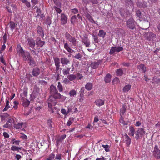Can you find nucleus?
<instances>
[{
	"instance_id": "obj_54",
	"label": "nucleus",
	"mask_w": 160,
	"mask_h": 160,
	"mask_svg": "<svg viewBox=\"0 0 160 160\" xmlns=\"http://www.w3.org/2000/svg\"><path fill=\"white\" fill-rule=\"evenodd\" d=\"M62 141L60 138H59L57 139L56 145L57 147Z\"/></svg>"
},
{
	"instance_id": "obj_10",
	"label": "nucleus",
	"mask_w": 160,
	"mask_h": 160,
	"mask_svg": "<svg viewBox=\"0 0 160 160\" xmlns=\"http://www.w3.org/2000/svg\"><path fill=\"white\" fill-rule=\"evenodd\" d=\"M17 51L18 54L19 56H21L23 57V55H24V54L26 52L23 50L22 48L21 47V46L18 45L17 46Z\"/></svg>"
},
{
	"instance_id": "obj_4",
	"label": "nucleus",
	"mask_w": 160,
	"mask_h": 160,
	"mask_svg": "<svg viewBox=\"0 0 160 160\" xmlns=\"http://www.w3.org/2000/svg\"><path fill=\"white\" fill-rule=\"evenodd\" d=\"M145 133V131L143 128H139L137 132L135 138L137 140L141 138L144 135Z\"/></svg>"
},
{
	"instance_id": "obj_42",
	"label": "nucleus",
	"mask_w": 160,
	"mask_h": 160,
	"mask_svg": "<svg viewBox=\"0 0 160 160\" xmlns=\"http://www.w3.org/2000/svg\"><path fill=\"white\" fill-rule=\"evenodd\" d=\"M57 87L59 92H61L63 91L62 86L60 82H58Z\"/></svg>"
},
{
	"instance_id": "obj_33",
	"label": "nucleus",
	"mask_w": 160,
	"mask_h": 160,
	"mask_svg": "<svg viewBox=\"0 0 160 160\" xmlns=\"http://www.w3.org/2000/svg\"><path fill=\"white\" fill-rule=\"evenodd\" d=\"M92 87V84L91 82H88L85 85V88L88 90H91Z\"/></svg>"
},
{
	"instance_id": "obj_60",
	"label": "nucleus",
	"mask_w": 160,
	"mask_h": 160,
	"mask_svg": "<svg viewBox=\"0 0 160 160\" xmlns=\"http://www.w3.org/2000/svg\"><path fill=\"white\" fill-rule=\"evenodd\" d=\"M36 12L37 14L36 16H38L41 13V11L40 9L37 8Z\"/></svg>"
},
{
	"instance_id": "obj_24",
	"label": "nucleus",
	"mask_w": 160,
	"mask_h": 160,
	"mask_svg": "<svg viewBox=\"0 0 160 160\" xmlns=\"http://www.w3.org/2000/svg\"><path fill=\"white\" fill-rule=\"evenodd\" d=\"M38 94V92H33L31 94L30 97V99L31 101H33L37 97V95Z\"/></svg>"
},
{
	"instance_id": "obj_34",
	"label": "nucleus",
	"mask_w": 160,
	"mask_h": 160,
	"mask_svg": "<svg viewBox=\"0 0 160 160\" xmlns=\"http://www.w3.org/2000/svg\"><path fill=\"white\" fill-rule=\"evenodd\" d=\"M111 81V76L110 74H107L105 78V81L106 82H109Z\"/></svg>"
},
{
	"instance_id": "obj_30",
	"label": "nucleus",
	"mask_w": 160,
	"mask_h": 160,
	"mask_svg": "<svg viewBox=\"0 0 160 160\" xmlns=\"http://www.w3.org/2000/svg\"><path fill=\"white\" fill-rule=\"evenodd\" d=\"M86 17L91 22L96 23L93 20V18L90 14L87 13L86 14Z\"/></svg>"
},
{
	"instance_id": "obj_35",
	"label": "nucleus",
	"mask_w": 160,
	"mask_h": 160,
	"mask_svg": "<svg viewBox=\"0 0 160 160\" xmlns=\"http://www.w3.org/2000/svg\"><path fill=\"white\" fill-rule=\"evenodd\" d=\"M11 148V150L12 151H18L19 150H21L22 148L12 145V146Z\"/></svg>"
},
{
	"instance_id": "obj_9",
	"label": "nucleus",
	"mask_w": 160,
	"mask_h": 160,
	"mask_svg": "<svg viewBox=\"0 0 160 160\" xmlns=\"http://www.w3.org/2000/svg\"><path fill=\"white\" fill-rule=\"evenodd\" d=\"M123 137L126 145L127 146H128L131 143V140L130 138L127 134L124 135Z\"/></svg>"
},
{
	"instance_id": "obj_41",
	"label": "nucleus",
	"mask_w": 160,
	"mask_h": 160,
	"mask_svg": "<svg viewBox=\"0 0 160 160\" xmlns=\"http://www.w3.org/2000/svg\"><path fill=\"white\" fill-rule=\"evenodd\" d=\"M9 26L11 29L13 30L15 28V24L14 22L11 21L9 23Z\"/></svg>"
},
{
	"instance_id": "obj_5",
	"label": "nucleus",
	"mask_w": 160,
	"mask_h": 160,
	"mask_svg": "<svg viewBox=\"0 0 160 160\" xmlns=\"http://www.w3.org/2000/svg\"><path fill=\"white\" fill-rule=\"evenodd\" d=\"M153 154L154 156L156 159L160 158V150L158 149L157 145H155L154 148Z\"/></svg>"
},
{
	"instance_id": "obj_44",
	"label": "nucleus",
	"mask_w": 160,
	"mask_h": 160,
	"mask_svg": "<svg viewBox=\"0 0 160 160\" xmlns=\"http://www.w3.org/2000/svg\"><path fill=\"white\" fill-rule=\"evenodd\" d=\"M13 103L14 104V105L12 109L13 108L15 110L17 109L18 108V106L19 104L18 102L15 101L13 102Z\"/></svg>"
},
{
	"instance_id": "obj_19",
	"label": "nucleus",
	"mask_w": 160,
	"mask_h": 160,
	"mask_svg": "<svg viewBox=\"0 0 160 160\" xmlns=\"http://www.w3.org/2000/svg\"><path fill=\"white\" fill-rule=\"evenodd\" d=\"M135 130L132 126H130L129 128L128 134L130 136H133L134 134Z\"/></svg>"
},
{
	"instance_id": "obj_14",
	"label": "nucleus",
	"mask_w": 160,
	"mask_h": 160,
	"mask_svg": "<svg viewBox=\"0 0 160 160\" xmlns=\"http://www.w3.org/2000/svg\"><path fill=\"white\" fill-rule=\"evenodd\" d=\"M82 42L86 47H89L90 44V41L87 38H85L82 39Z\"/></svg>"
},
{
	"instance_id": "obj_21",
	"label": "nucleus",
	"mask_w": 160,
	"mask_h": 160,
	"mask_svg": "<svg viewBox=\"0 0 160 160\" xmlns=\"http://www.w3.org/2000/svg\"><path fill=\"white\" fill-rule=\"evenodd\" d=\"M137 68L140 70L145 72L146 71V68L143 64H141L137 67Z\"/></svg>"
},
{
	"instance_id": "obj_2",
	"label": "nucleus",
	"mask_w": 160,
	"mask_h": 160,
	"mask_svg": "<svg viewBox=\"0 0 160 160\" xmlns=\"http://www.w3.org/2000/svg\"><path fill=\"white\" fill-rule=\"evenodd\" d=\"M13 0H3V3H6L7 5H8V6H6V8L7 9L8 12L10 13L12 12L14 9L16 8V6L14 4L9 5L10 3H11V2L13 1Z\"/></svg>"
},
{
	"instance_id": "obj_48",
	"label": "nucleus",
	"mask_w": 160,
	"mask_h": 160,
	"mask_svg": "<svg viewBox=\"0 0 160 160\" xmlns=\"http://www.w3.org/2000/svg\"><path fill=\"white\" fill-rule=\"evenodd\" d=\"M82 56L81 54L78 53V54H76L74 56V57L80 60L81 59V58L82 57Z\"/></svg>"
},
{
	"instance_id": "obj_56",
	"label": "nucleus",
	"mask_w": 160,
	"mask_h": 160,
	"mask_svg": "<svg viewBox=\"0 0 160 160\" xmlns=\"http://www.w3.org/2000/svg\"><path fill=\"white\" fill-rule=\"evenodd\" d=\"M55 159L57 160H61L62 159L61 155L59 154H57L55 157Z\"/></svg>"
},
{
	"instance_id": "obj_13",
	"label": "nucleus",
	"mask_w": 160,
	"mask_h": 160,
	"mask_svg": "<svg viewBox=\"0 0 160 160\" xmlns=\"http://www.w3.org/2000/svg\"><path fill=\"white\" fill-rule=\"evenodd\" d=\"M105 101L104 99H97L95 102V104L99 107H100L104 104Z\"/></svg>"
},
{
	"instance_id": "obj_12",
	"label": "nucleus",
	"mask_w": 160,
	"mask_h": 160,
	"mask_svg": "<svg viewBox=\"0 0 160 160\" xmlns=\"http://www.w3.org/2000/svg\"><path fill=\"white\" fill-rule=\"evenodd\" d=\"M28 44L30 47L33 48L35 45V43L34 39L31 38L28 39Z\"/></svg>"
},
{
	"instance_id": "obj_43",
	"label": "nucleus",
	"mask_w": 160,
	"mask_h": 160,
	"mask_svg": "<svg viewBox=\"0 0 160 160\" xmlns=\"http://www.w3.org/2000/svg\"><path fill=\"white\" fill-rule=\"evenodd\" d=\"M22 2L25 4L27 7H30L31 6V4L30 2L26 0H22Z\"/></svg>"
},
{
	"instance_id": "obj_64",
	"label": "nucleus",
	"mask_w": 160,
	"mask_h": 160,
	"mask_svg": "<svg viewBox=\"0 0 160 160\" xmlns=\"http://www.w3.org/2000/svg\"><path fill=\"white\" fill-rule=\"evenodd\" d=\"M141 124V123L139 121H137L135 124V125L136 127H139Z\"/></svg>"
},
{
	"instance_id": "obj_26",
	"label": "nucleus",
	"mask_w": 160,
	"mask_h": 160,
	"mask_svg": "<svg viewBox=\"0 0 160 160\" xmlns=\"http://www.w3.org/2000/svg\"><path fill=\"white\" fill-rule=\"evenodd\" d=\"M37 30L38 33L40 35H41L42 37H43V32L42 28L39 26H38L37 27Z\"/></svg>"
},
{
	"instance_id": "obj_61",
	"label": "nucleus",
	"mask_w": 160,
	"mask_h": 160,
	"mask_svg": "<svg viewBox=\"0 0 160 160\" xmlns=\"http://www.w3.org/2000/svg\"><path fill=\"white\" fill-rule=\"evenodd\" d=\"M47 123H48V125L49 127H50V128H52V124H51V123H52L51 120L50 119L48 120L47 121Z\"/></svg>"
},
{
	"instance_id": "obj_18",
	"label": "nucleus",
	"mask_w": 160,
	"mask_h": 160,
	"mask_svg": "<svg viewBox=\"0 0 160 160\" xmlns=\"http://www.w3.org/2000/svg\"><path fill=\"white\" fill-rule=\"evenodd\" d=\"M61 62L62 64L66 65L69 63L70 61L67 58L64 57L61 58Z\"/></svg>"
},
{
	"instance_id": "obj_29",
	"label": "nucleus",
	"mask_w": 160,
	"mask_h": 160,
	"mask_svg": "<svg viewBox=\"0 0 160 160\" xmlns=\"http://www.w3.org/2000/svg\"><path fill=\"white\" fill-rule=\"evenodd\" d=\"M22 125L23 123L22 122H18L17 124H15L14 127L16 129H20L22 128Z\"/></svg>"
},
{
	"instance_id": "obj_53",
	"label": "nucleus",
	"mask_w": 160,
	"mask_h": 160,
	"mask_svg": "<svg viewBox=\"0 0 160 160\" xmlns=\"http://www.w3.org/2000/svg\"><path fill=\"white\" fill-rule=\"evenodd\" d=\"M61 112L65 116L68 115V113L67 112V111L64 109H62L61 110Z\"/></svg>"
},
{
	"instance_id": "obj_25",
	"label": "nucleus",
	"mask_w": 160,
	"mask_h": 160,
	"mask_svg": "<svg viewBox=\"0 0 160 160\" xmlns=\"http://www.w3.org/2000/svg\"><path fill=\"white\" fill-rule=\"evenodd\" d=\"M99 64V62L98 61L95 62L91 63V66L92 68L95 69L98 68Z\"/></svg>"
},
{
	"instance_id": "obj_49",
	"label": "nucleus",
	"mask_w": 160,
	"mask_h": 160,
	"mask_svg": "<svg viewBox=\"0 0 160 160\" xmlns=\"http://www.w3.org/2000/svg\"><path fill=\"white\" fill-rule=\"evenodd\" d=\"M12 125L11 123H9L8 122H7L3 126V127L10 128H11Z\"/></svg>"
},
{
	"instance_id": "obj_58",
	"label": "nucleus",
	"mask_w": 160,
	"mask_h": 160,
	"mask_svg": "<svg viewBox=\"0 0 160 160\" xmlns=\"http://www.w3.org/2000/svg\"><path fill=\"white\" fill-rule=\"evenodd\" d=\"M3 135L5 138H8L9 137V135L6 132H3Z\"/></svg>"
},
{
	"instance_id": "obj_28",
	"label": "nucleus",
	"mask_w": 160,
	"mask_h": 160,
	"mask_svg": "<svg viewBox=\"0 0 160 160\" xmlns=\"http://www.w3.org/2000/svg\"><path fill=\"white\" fill-rule=\"evenodd\" d=\"M64 48L68 52H71L72 50L69 47L68 44L67 43H64Z\"/></svg>"
},
{
	"instance_id": "obj_40",
	"label": "nucleus",
	"mask_w": 160,
	"mask_h": 160,
	"mask_svg": "<svg viewBox=\"0 0 160 160\" xmlns=\"http://www.w3.org/2000/svg\"><path fill=\"white\" fill-rule=\"evenodd\" d=\"M68 78L70 81H73L75 79L76 76L73 74H71L68 76Z\"/></svg>"
},
{
	"instance_id": "obj_57",
	"label": "nucleus",
	"mask_w": 160,
	"mask_h": 160,
	"mask_svg": "<svg viewBox=\"0 0 160 160\" xmlns=\"http://www.w3.org/2000/svg\"><path fill=\"white\" fill-rule=\"evenodd\" d=\"M136 14L138 17H139V18H141V13L140 11H137L136 12Z\"/></svg>"
},
{
	"instance_id": "obj_22",
	"label": "nucleus",
	"mask_w": 160,
	"mask_h": 160,
	"mask_svg": "<svg viewBox=\"0 0 160 160\" xmlns=\"http://www.w3.org/2000/svg\"><path fill=\"white\" fill-rule=\"evenodd\" d=\"M40 73V69L38 68H35L33 69L32 71L33 75L34 76H38Z\"/></svg>"
},
{
	"instance_id": "obj_63",
	"label": "nucleus",
	"mask_w": 160,
	"mask_h": 160,
	"mask_svg": "<svg viewBox=\"0 0 160 160\" xmlns=\"http://www.w3.org/2000/svg\"><path fill=\"white\" fill-rule=\"evenodd\" d=\"M72 12L73 14H76L78 12V10L76 8H75L72 9Z\"/></svg>"
},
{
	"instance_id": "obj_32",
	"label": "nucleus",
	"mask_w": 160,
	"mask_h": 160,
	"mask_svg": "<svg viewBox=\"0 0 160 160\" xmlns=\"http://www.w3.org/2000/svg\"><path fill=\"white\" fill-rule=\"evenodd\" d=\"M106 34V32L103 30H100L99 31L98 36L102 38H104Z\"/></svg>"
},
{
	"instance_id": "obj_59",
	"label": "nucleus",
	"mask_w": 160,
	"mask_h": 160,
	"mask_svg": "<svg viewBox=\"0 0 160 160\" xmlns=\"http://www.w3.org/2000/svg\"><path fill=\"white\" fill-rule=\"evenodd\" d=\"M31 2L32 5L33 4V7L35 5L37 4L38 2V0H31Z\"/></svg>"
},
{
	"instance_id": "obj_20",
	"label": "nucleus",
	"mask_w": 160,
	"mask_h": 160,
	"mask_svg": "<svg viewBox=\"0 0 160 160\" xmlns=\"http://www.w3.org/2000/svg\"><path fill=\"white\" fill-rule=\"evenodd\" d=\"M24 54V55H23L22 57L24 60L26 61L27 60H29L31 59V57L29 52H26Z\"/></svg>"
},
{
	"instance_id": "obj_7",
	"label": "nucleus",
	"mask_w": 160,
	"mask_h": 160,
	"mask_svg": "<svg viewBox=\"0 0 160 160\" xmlns=\"http://www.w3.org/2000/svg\"><path fill=\"white\" fill-rule=\"evenodd\" d=\"M135 22L132 18H130L127 21V25L129 28L133 29L135 28Z\"/></svg>"
},
{
	"instance_id": "obj_47",
	"label": "nucleus",
	"mask_w": 160,
	"mask_h": 160,
	"mask_svg": "<svg viewBox=\"0 0 160 160\" xmlns=\"http://www.w3.org/2000/svg\"><path fill=\"white\" fill-rule=\"evenodd\" d=\"M92 36L93 37L94 41L95 43H98V37L97 36L92 34Z\"/></svg>"
},
{
	"instance_id": "obj_55",
	"label": "nucleus",
	"mask_w": 160,
	"mask_h": 160,
	"mask_svg": "<svg viewBox=\"0 0 160 160\" xmlns=\"http://www.w3.org/2000/svg\"><path fill=\"white\" fill-rule=\"evenodd\" d=\"M120 122L121 124H122V125H127L128 124V121H126V122L124 121L122 118H121L120 119Z\"/></svg>"
},
{
	"instance_id": "obj_38",
	"label": "nucleus",
	"mask_w": 160,
	"mask_h": 160,
	"mask_svg": "<svg viewBox=\"0 0 160 160\" xmlns=\"http://www.w3.org/2000/svg\"><path fill=\"white\" fill-rule=\"evenodd\" d=\"M70 68H68L66 69H64L62 70V72L64 75H67L69 74V71Z\"/></svg>"
},
{
	"instance_id": "obj_23",
	"label": "nucleus",
	"mask_w": 160,
	"mask_h": 160,
	"mask_svg": "<svg viewBox=\"0 0 160 160\" xmlns=\"http://www.w3.org/2000/svg\"><path fill=\"white\" fill-rule=\"evenodd\" d=\"M23 102L22 105L24 107H27L30 104V102L26 99H23L22 100Z\"/></svg>"
},
{
	"instance_id": "obj_52",
	"label": "nucleus",
	"mask_w": 160,
	"mask_h": 160,
	"mask_svg": "<svg viewBox=\"0 0 160 160\" xmlns=\"http://www.w3.org/2000/svg\"><path fill=\"white\" fill-rule=\"evenodd\" d=\"M119 82V79L118 78L116 77L114 78L112 82L113 84H116Z\"/></svg>"
},
{
	"instance_id": "obj_1",
	"label": "nucleus",
	"mask_w": 160,
	"mask_h": 160,
	"mask_svg": "<svg viewBox=\"0 0 160 160\" xmlns=\"http://www.w3.org/2000/svg\"><path fill=\"white\" fill-rule=\"evenodd\" d=\"M50 93L51 96L48 100V106L49 108L51 109V112L53 113V111L52 109V107L53 106H54L57 103L56 99H59L61 102L64 101L66 99V97L61 95L59 93L56 88L52 85L50 87Z\"/></svg>"
},
{
	"instance_id": "obj_45",
	"label": "nucleus",
	"mask_w": 160,
	"mask_h": 160,
	"mask_svg": "<svg viewBox=\"0 0 160 160\" xmlns=\"http://www.w3.org/2000/svg\"><path fill=\"white\" fill-rule=\"evenodd\" d=\"M126 109L124 107H122L120 109V114L121 117L125 113Z\"/></svg>"
},
{
	"instance_id": "obj_37",
	"label": "nucleus",
	"mask_w": 160,
	"mask_h": 160,
	"mask_svg": "<svg viewBox=\"0 0 160 160\" xmlns=\"http://www.w3.org/2000/svg\"><path fill=\"white\" fill-rule=\"evenodd\" d=\"M69 95L71 97L74 96L76 95L77 92L76 90L74 89L71 90L69 92Z\"/></svg>"
},
{
	"instance_id": "obj_31",
	"label": "nucleus",
	"mask_w": 160,
	"mask_h": 160,
	"mask_svg": "<svg viewBox=\"0 0 160 160\" xmlns=\"http://www.w3.org/2000/svg\"><path fill=\"white\" fill-rule=\"evenodd\" d=\"M131 87L130 85H127L123 88V91L124 92H128L131 89Z\"/></svg>"
},
{
	"instance_id": "obj_16",
	"label": "nucleus",
	"mask_w": 160,
	"mask_h": 160,
	"mask_svg": "<svg viewBox=\"0 0 160 160\" xmlns=\"http://www.w3.org/2000/svg\"><path fill=\"white\" fill-rule=\"evenodd\" d=\"M55 65L56 66L57 71L58 70L60 67V60L58 58L56 57L54 59Z\"/></svg>"
},
{
	"instance_id": "obj_50",
	"label": "nucleus",
	"mask_w": 160,
	"mask_h": 160,
	"mask_svg": "<svg viewBox=\"0 0 160 160\" xmlns=\"http://www.w3.org/2000/svg\"><path fill=\"white\" fill-rule=\"evenodd\" d=\"M118 76H121L123 73V71L121 69H118L116 72Z\"/></svg>"
},
{
	"instance_id": "obj_8",
	"label": "nucleus",
	"mask_w": 160,
	"mask_h": 160,
	"mask_svg": "<svg viewBox=\"0 0 160 160\" xmlns=\"http://www.w3.org/2000/svg\"><path fill=\"white\" fill-rule=\"evenodd\" d=\"M145 37L147 40H153L155 38V34L150 32H148L145 34Z\"/></svg>"
},
{
	"instance_id": "obj_51",
	"label": "nucleus",
	"mask_w": 160,
	"mask_h": 160,
	"mask_svg": "<svg viewBox=\"0 0 160 160\" xmlns=\"http://www.w3.org/2000/svg\"><path fill=\"white\" fill-rule=\"evenodd\" d=\"M76 19V16L74 15L71 17V23L72 24H74Z\"/></svg>"
},
{
	"instance_id": "obj_11",
	"label": "nucleus",
	"mask_w": 160,
	"mask_h": 160,
	"mask_svg": "<svg viewBox=\"0 0 160 160\" xmlns=\"http://www.w3.org/2000/svg\"><path fill=\"white\" fill-rule=\"evenodd\" d=\"M9 115L7 113H1L0 115V119L1 122L7 120L9 118Z\"/></svg>"
},
{
	"instance_id": "obj_3",
	"label": "nucleus",
	"mask_w": 160,
	"mask_h": 160,
	"mask_svg": "<svg viewBox=\"0 0 160 160\" xmlns=\"http://www.w3.org/2000/svg\"><path fill=\"white\" fill-rule=\"evenodd\" d=\"M65 37L67 40L71 43L74 46H76L78 43L75 38L71 36L69 33H67L65 34Z\"/></svg>"
},
{
	"instance_id": "obj_27",
	"label": "nucleus",
	"mask_w": 160,
	"mask_h": 160,
	"mask_svg": "<svg viewBox=\"0 0 160 160\" xmlns=\"http://www.w3.org/2000/svg\"><path fill=\"white\" fill-rule=\"evenodd\" d=\"M9 103V101L8 100H6V101L5 107L3 110V111L4 112L7 111L9 109V108H10Z\"/></svg>"
},
{
	"instance_id": "obj_6",
	"label": "nucleus",
	"mask_w": 160,
	"mask_h": 160,
	"mask_svg": "<svg viewBox=\"0 0 160 160\" xmlns=\"http://www.w3.org/2000/svg\"><path fill=\"white\" fill-rule=\"evenodd\" d=\"M123 48L122 47H115L111 48L109 52L110 54H112L115 52H119L123 50Z\"/></svg>"
},
{
	"instance_id": "obj_62",
	"label": "nucleus",
	"mask_w": 160,
	"mask_h": 160,
	"mask_svg": "<svg viewBox=\"0 0 160 160\" xmlns=\"http://www.w3.org/2000/svg\"><path fill=\"white\" fill-rule=\"evenodd\" d=\"M15 157L17 160H19L22 158L20 155L18 154L16 155Z\"/></svg>"
},
{
	"instance_id": "obj_15",
	"label": "nucleus",
	"mask_w": 160,
	"mask_h": 160,
	"mask_svg": "<svg viewBox=\"0 0 160 160\" xmlns=\"http://www.w3.org/2000/svg\"><path fill=\"white\" fill-rule=\"evenodd\" d=\"M45 44V42L41 41L39 38H37L36 39V44L39 47H42Z\"/></svg>"
},
{
	"instance_id": "obj_17",
	"label": "nucleus",
	"mask_w": 160,
	"mask_h": 160,
	"mask_svg": "<svg viewBox=\"0 0 160 160\" xmlns=\"http://www.w3.org/2000/svg\"><path fill=\"white\" fill-rule=\"evenodd\" d=\"M61 20L62 23L63 24H65L67 22V17L63 14H62L61 16Z\"/></svg>"
},
{
	"instance_id": "obj_39",
	"label": "nucleus",
	"mask_w": 160,
	"mask_h": 160,
	"mask_svg": "<svg viewBox=\"0 0 160 160\" xmlns=\"http://www.w3.org/2000/svg\"><path fill=\"white\" fill-rule=\"evenodd\" d=\"M102 146L104 148L106 152H108L110 151V146L108 145L102 144Z\"/></svg>"
},
{
	"instance_id": "obj_46",
	"label": "nucleus",
	"mask_w": 160,
	"mask_h": 160,
	"mask_svg": "<svg viewBox=\"0 0 160 160\" xmlns=\"http://www.w3.org/2000/svg\"><path fill=\"white\" fill-rule=\"evenodd\" d=\"M55 158V155L52 153H51L48 157L47 159V160H53Z\"/></svg>"
},
{
	"instance_id": "obj_36",
	"label": "nucleus",
	"mask_w": 160,
	"mask_h": 160,
	"mask_svg": "<svg viewBox=\"0 0 160 160\" xmlns=\"http://www.w3.org/2000/svg\"><path fill=\"white\" fill-rule=\"evenodd\" d=\"M20 142L19 140H16L15 138L12 139L11 141V142L12 144L18 145H19Z\"/></svg>"
}]
</instances>
